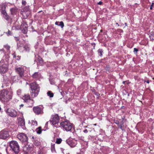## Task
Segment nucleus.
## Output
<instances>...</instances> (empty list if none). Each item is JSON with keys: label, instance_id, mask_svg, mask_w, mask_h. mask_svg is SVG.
<instances>
[{"label": "nucleus", "instance_id": "603ef678", "mask_svg": "<svg viewBox=\"0 0 154 154\" xmlns=\"http://www.w3.org/2000/svg\"><path fill=\"white\" fill-rule=\"evenodd\" d=\"M3 50V49H1L0 50L1 51L2 50Z\"/></svg>", "mask_w": 154, "mask_h": 154}, {"label": "nucleus", "instance_id": "473e14b6", "mask_svg": "<svg viewBox=\"0 0 154 154\" xmlns=\"http://www.w3.org/2000/svg\"><path fill=\"white\" fill-rule=\"evenodd\" d=\"M150 39H151V38L152 37H154V32H152V33L151 34V35H150Z\"/></svg>", "mask_w": 154, "mask_h": 154}, {"label": "nucleus", "instance_id": "09e8293b", "mask_svg": "<svg viewBox=\"0 0 154 154\" xmlns=\"http://www.w3.org/2000/svg\"><path fill=\"white\" fill-rule=\"evenodd\" d=\"M96 95L98 96V94H97H97H96Z\"/></svg>", "mask_w": 154, "mask_h": 154}, {"label": "nucleus", "instance_id": "20e7f679", "mask_svg": "<svg viewBox=\"0 0 154 154\" xmlns=\"http://www.w3.org/2000/svg\"><path fill=\"white\" fill-rule=\"evenodd\" d=\"M60 125L62 129L66 131H70L73 127L72 124L67 120L62 122Z\"/></svg>", "mask_w": 154, "mask_h": 154}, {"label": "nucleus", "instance_id": "7ed1b4c3", "mask_svg": "<svg viewBox=\"0 0 154 154\" xmlns=\"http://www.w3.org/2000/svg\"><path fill=\"white\" fill-rule=\"evenodd\" d=\"M8 59L4 58L0 62V72L4 73L7 71L8 67Z\"/></svg>", "mask_w": 154, "mask_h": 154}, {"label": "nucleus", "instance_id": "a878e982", "mask_svg": "<svg viewBox=\"0 0 154 154\" xmlns=\"http://www.w3.org/2000/svg\"><path fill=\"white\" fill-rule=\"evenodd\" d=\"M38 57H38V60L39 62V63H40V64H41V65H43V60H42V58L41 57H39V56H38Z\"/></svg>", "mask_w": 154, "mask_h": 154}, {"label": "nucleus", "instance_id": "a18cd8bd", "mask_svg": "<svg viewBox=\"0 0 154 154\" xmlns=\"http://www.w3.org/2000/svg\"><path fill=\"white\" fill-rule=\"evenodd\" d=\"M15 40L16 41H17L18 40V39L17 38H16Z\"/></svg>", "mask_w": 154, "mask_h": 154}, {"label": "nucleus", "instance_id": "9d476101", "mask_svg": "<svg viewBox=\"0 0 154 154\" xmlns=\"http://www.w3.org/2000/svg\"><path fill=\"white\" fill-rule=\"evenodd\" d=\"M17 136L20 140L22 142H26L28 140L27 136L24 133H20L18 134Z\"/></svg>", "mask_w": 154, "mask_h": 154}, {"label": "nucleus", "instance_id": "dca6fc26", "mask_svg": "<svg viewBox=\"0 0 154 154\" xmlns=\"http://www.w3.org/2000/svg\"><path fill=\"white\" fill-rule=\"evenodd\" d=\"M29 124L33 128L37 125V122L35 120H32L31 121H29Z\"/></svg>", "mask_w": 154, "mask_h": 154}, {"label": "nucleus", "instance_id": "6ab92c4d", "mask_svg": "<svg viewBox=\"0 0 154 154\" xmlns=\"http://www.w3.org/2000/svg\"><path fill=\"white\" fill-rule=\"evenodd\" d=\"M27 102L29 104V106L32 107L33 106V103H34V101L32 99H31L30 98L28 100Z\"/></svg>", "mask_w": 154, "mask_h": 154}, {"label": "nucleus", "instance_id": "c85d7f7f", "mask_svg": "<svg viewBox=\"0 0 154 154\" xmlns=\"http://www.w3.org/2000/svg\"><path fill=\"white\" fill-rule=\"evenodd\" d=\"M61 26V28H63L64 26V24L62 21H61L60 22L59 24L58 25Z\"/></svg>", "mask_w": 154, "mask_h": 154}, {"label": "nucleus", "instance_id": "f8f14e48", "mask_svg": "<svg viewBox=\"0 0 154 154\" xmlns=\"http://www.w3.org/2000/svg\"><path fill=\"white\" fill-rule=\"evenodd\" d=\"M66 143L71 147H75L77 144V142L75 140H66Z\"/></svg>", "mask_w": 154, "mask_h": 154}, {"label": "nucleus", "instance_id": "cd10ccee", "mask_svg": "<svg viewBox=\"0 0 154 154\" xmlns=\"http://www.w3.org/2000/svg\"><path fill=\"white\" fill-rule=\"evenodd\" d=\"M12 55L13 56V57L14 58H16V59L17 60H19L20 59V57L19 56H17V57L16 58V55L15 53H14V54H12Z\"/></svg>", "mask_w": 154, "mask_h": 154}, {"label": "nucleus", "instance_id": "58836bf2", "mask_svg": "<svg viewBox=\"0 0 154 154\" xmlns=\"http://www.w3.org/2000/svg\"><path fill=\"white\" fill-rule=\"evenodd\" d=\"M36 143V142H35V145H37V146H38V145H39V143Z\"/></svg>", "mask_w": 154, "mask_h": 154}, {"label": "nucleus", "instance_id": "de8ad7c7", "mask_svg": "<svg viewBox=\"0 0 154 154\" xmlns=\"http://www.w3.org/2000/svg\"><path fill=\"white\" fill-rule=\"evenodd\" d=\"M116 24L117 25H118V26H119V24H118V23H116Z\"/></svg>", "mask_w": 154, "mask_h": 154}, {"label": "nucleus", "instance_id": "2f4dec72", "mask_svg": "<svg viewBox=\"0 0 154 154\" xmlns=\"http://www.w3.org/2000/svg\"><path fill=\"white\" fill-rule=\"evenodd\" d=\"M4 47L7 50H9L10 48V47L8 45H5Z\"/></svg>", "mask_w": 154, "mask_h": 154}, {"label": "nucleus", "instance_id": "49530a36", "mask_svg": "<svg viewBox=\"0 0 154 154\" xmlns=\"http://www.w3.org/2000/svg\"><path fill=\"white\" fill-rule=\"evenodd\" d=\"M125 82H125V81H123V84H125Z\"/></svg>", "mask_w": 154, "mask_h": 154}, {"label": "nucleus", "instance_id": "2eb2a0df", "mask_svg": "<svg viewBox=\"0 0 154 154\" xmlns=\"http://www.w3.org/2000/svg\"><path fill=\"white\" fill-rule=\"evenodd\" d=\"M1 13L2 16L4 19L7 20H8L9 19V16L6 12L5 10V9L2 10L1 11Z\"/></svg>", "mask_w": 154, "mask_h": 154}, {"label": "nucleus", "instance_id": "e433bc0d", "mask_svg": "<svg viewBox=\"0 0 154 154\" xmlns=\"http://www.w3.org/2000/svg\"><path fill=\"white\" fill-rule=\"evenodd\" d=\"M83 132L85 133H87L88 132V131L87 129H85L83 131Z\"/></svg>", "mask_w": 154, "mask_h": 154}, {"label": "nucleus", "instance_id": "8fccbe9b", "mask_svg": "<svg viewBox=\"0 0 154 154\" xmlns=\"http://www.w3.org/2000/svg\"><path fill=\"white\" fill-rule=\"evenodd\" d=\"M121 128V129H122V126H121V128Z\"/></svg>", "mask_w": 154, "mask_h": 154}, {"label": "nucleus", "instance_id": "f704fd0d", "mask_svg": "<svg viewBox=\"0 0 154 154\" xmlns=\"http://www.w3.org/2000/svg\"><path fill=\"white\" fill-rule=\"evenodd\" d=\"M138 51V50L137 48H134V52H137Z\"/></svg>", "mask_w": 154, "mask_h": 154}, {"label": "nucleus", "instance_id": "f3484780", "mask_svg": "<svg viewBox=\"0 0 154 154\" xmlns=\"http://www.w3.org/2000/svg\"><path fill=\"white\" fill-rule=\"evenodd\" d=\"M22 99L25 102H27L28 100L30 99V97L29 95H25L24 96H22Z\"/></svg>", "mask_w": 154, "mask_h": 154}, {"label": "nucleus", "instance_id": "ddd939ff", "mask_svg": "<svg viewBox=\"0 0 154 154\" xmlns=\"http://www.w3.org/2000/svg\"><path fill=\"white\" fill-rule=\"evenodd\" d=\"M28 25L25 22H23L21 25L20 27L18 28V29H22V31H23V29L24 30V32H23L24 33H26L27 31V28Z\"/></svg>", "mask_w": 154, "mask_h": 154}, {"label": "nucleus", "instance_id": "0eeeda50", "mask_svg": "<svg viewBox=\"0 0 154 154\" xmlns=\"http://www.w3.org/2000/svg\"><path fill=\"white\" fill-rule=\"evenodd\" d=\"M5 111L7 114L11 117H15L17 116V112L13 109L8 108L5 110Z\"/></svg>", "mask_w": 154, "mask_h": 154}, {"label": "nucleus", "instance_id": "5701e85b", "mask_svg": "<svg viewBox=\"0 0 154 154\" xmlns=\"http://www.w3.org/2000/svg\"><path fill=\"white\" fill-rule=\"evenodd\" d=\"M33 77L35 78H38L39 76V75L38 72H35L32 75Z\"/></svg>", "mask_w": 154, "mask_h": 154}, {"label": "nucleus", "instance_id": "c03bdc74", "mask_svg": "<svg viewBox=\"0 0 154 154\" xmlns=\"http://www.w3.org/2000/svg\"><path fill=\"white\" fill-rule=\"evenodd\" d=\"M48 122H47L46 123V124H45V125H48Z\"/></svg>", "mask_w": 154, "mask_h": 154}, {"label": "nucleus", "instance_id": "c9c22d12", "mask_svg": "<svg viewBox=\"0 0 154 154\" xmlns=\"http://www.w3.org/2000/svg\"><path fill=\"white\" fill-rule=\"evenodd\" d=\"M102 2L101 1L99 2L97 4L99 5H101L102 4Z\"/></svg>", "mask_w": 154, "mask_h": 154}, {"label": "nucleus", "instance_id": "423d86ee", "mask_svg": "<svg viewBox=\"0 0 154 154\" xmlns=\"http://www.w3.org/2000/svg\"><path fill=\"white\" fill-rule=\"evenodd\" d=\"M17 49L21 52L24 51L26 52H28L30 50V47L29 45H26L23 46V45L20 42H17Z\"/></svg>", "mask_w": 154, "mask_h": 154}, {"label": "nucleus", "instance_id": "39448f33", "mask_svg": "<svg viewBox=\"0 0 154 154\" xmlns=\"http://www.w3.org/2000/svg\"><path fill=\"white\" fill-rule=\"evenodd\" d=\"M10 146L12 150L15 153H17L19 151V146L17 142L15 141L10 142Z\"/></svg>", "mask_w": 154, "mask_h": 154}, {"label": "nucleus", "instance_id": "393cba45", "mask_svg": "<svg viewBox=\"0 0 154 154\" xmlns=\"http://www.w3.org/2000/svg\"><path fill=\"white\" fill-rule=\"evenodd\" d=\"M51 151L52 152H55V144L52 145L51 147Z\"/></svg>", "mask_w": 154, "mask_h": 154}, {"label": "nucleus", "instance_id": "ea45409f", "mask_svg": "<svg viewBox=\"0 0 154 154\" xmlns=\"http://www.w3.org/2000/svg\"><path fill=\"white\" fill-rule=\"evenodd\" d=\"M151 39V40H153L154 39V37H152L151 38V39Z\"/></svg>", "mask_w": 154, "mask_h": 154}, {"label": "nucleus", "instance_id": "4468645a", "mask_svg": "<svg viewBox=\"0 0 154 154\" xmlns=\"http://www.w3.org/2000/svg\"><path fill=\"white\" fill-rule=\"evenodd\" d=\"M33 109L34 112L37 114L41 113L42 112L41 109L38 106L34 107L33 108Z\"/></svg>", "mask_w": 154, "mask_h": 154}, {"label": "nucleus", "instance_id": "412c9836", "mask_svg": "<svg viewBox=\"0 0 154 154\" xmlns=\"http://www.w3.org/2000/svg\"><path fill=\"white\" fill-rule=\"evenodd\" d=\"M42 131L41 127H39L36 129V133L37 134H41Z\"/></svg>", "mask_w": 154, "mask_h": 154}, {"label": "nucleus", "instance_id": "37998d69", "mask_svg": "<svg viewBox=\"0 0 154 154\" xmlns=\"http://www.w3.org/2000/svg\"><path fill=\"white\" fill-rule=\"evenodd\" d=\"M58 22H56L55 23V24L56 25H58Z\"/></svg>", "mask_w": 154, "mask_h": 154}, {"label": "nucleus", "instance_id": "9b49d317", "mask_svg": "<svg viewBox=\"0 0 154 154\" xmlns=\"http://www.w3.org/2000/svg\"><path fill=\"white\" fill-rule=\"evenodd\" d=\"M25 67L23 66H22L16 68V72L19 74L20 76L23 75V72Z\"/></svg>", "mask_w": 154, "mask_h": 154}, {"label": "nucleus", "instance_id": "a19ab883", "mask_svg": "<svg viewBox=\"0 0 154 154\" xmlns=\"http://www.w3.org/2000/svg\"><path fill=\"white\" fill-rule=\"evenodd\" d=\"M146 82L148 83V84H149V80H147L146 81Z\"/></svg>", "mask_w": 154, "mask_h": 154}, {"label": "nucleus", "instance_id": "4c0bfd02", "mask_svg": "<svg viewBox=\"0 0 154 154\" xmlns=\"http://www.w3.org/2000/svg\"><path fill=\"white\" fill-rule=\"evenodd\" d=\"M23 104H21L20 106V108H21V107H23Z\"/></svg>", "mask_w": 154, "mask_h": 154}, {"label": "nucleus", "instance_id": "aec40b11", "mask_svg": "<svg viewBox=\"0 0 154 154\" xmlns=\"http://www.w3.org/2000/svg\"><path fill=\"white\" fill-rule=\"evenodd\" d=\"M22 14L23 16H24V18H26L29 16V14H30V12L29 11H28L27 14H26L25 12H23Z\"/></svg>", "mask_w": 154, "mask_h": 154}, {"label": "nucleus", "instance_id": "bb28decb", "mask_svg": "<svg viewBox=\"0 0 154 154\" xmlns=\"http://www.w3.org/2000/svg\"><path fill=\"white\" fill-rule=\"evenodd\" d=\"M62 140L61 138H57L56 140V143L57 144H60L62 142Z\"/></svg>", "mask_w": 154, "mask_h": 154}, {"label": "nucleus", "instance_id": "f257e3e1", "mask_svg": "<svg viewBox=\"0 0 154 154\" xmlns=\"http://www.w3.org/2000/svg\"><path fill=\"white\" fill-rule=\"evenodd\" d=\"M13 93L6 89L0 91V100L2 103H6L12 99Z\"/></svg>", "mask_w": 154, "mask_h": 154}, {"label": "nucleus", "instance_id": "6e6552de", "mask_svg": "<svg viewBox=\"0 0 154 154\" xmlns=\"http://www.w3.org/2000/svg\"><path fill=\"white\" fill-rule=\"evenodd\" d=\"M59 119V116L58 115L56 114L52 116L49 122L51 125H55L58 123Z\"/></svg>", "mask_w": 154, "mask_h": 154}, {"label": "nucleus", "instance_id": "1a4fd4ad", "mask_svg": "<svg viewBox=\"0 0 154 154\" xmlns=\"http://www.w3.org/2000/svg\"><path fill=\"white\" fill-rule=\"evenodd\" d=\"M9 136V133L7 131L3 130L0 131V139H6L8 138Z\"/></svg>", "mask_w": 154, "mask_h": 154}, {"label": "nucleus", "instance_id": "79ce46f5", "mask_svg": "<svg viewBox=\"0 0 154 154\" xmlns=\"http://www.w3.org/2000/svg\"><path fill=\"white\" fill-rule=\"evenodd\" d=\"M22 2L23 4H24L26 2L25 1H23Z\"/></svg>", "mask_w": 154, "mask_h": 154}, {"label": "nucleus", "instance_id": "72a5a7b5", "mask_svg": "<svg viewBox=\"0 0 154 154\" xmlns=\"http://www.w3.org/2000/svg\"><path fill=\"white\" fill-rule=\"evenodd\" d=\"M154 4V3L153 2H152V4L151 5V6H150V10H152V7H153V6Z\"/></svg>", "mask_w": 154, "mask_h": 154}, {"label": "nucleus", "instance_id": "a211bd4d", "mask_svg": "<svg viewBox=\"0 0 154 154\" xmlns=\"http://www.w3.org/2000/svg\"><path fill=\"white\" fill-rule=\"evenodd\" d=\"M17 9L16 8H14L10 9V11L12 15L16 14L17 12Z\"/></svg>", "mask_w": 154, "mask_h": 154}, {"label": "nucleus", "instance_id": "c756f323", "mask_svg": "<svg viewBox=\"0 0 154 154\" xmlns=\"http://www.w3.org/2000/svg\"><path fill=\"white\" fill-rule=\"evenodd\" d=\"M6 34H7V35H12V33L11 31L8 30V31L6 32Z\"/></svg>", "mask_w": 154, "mask_h": 154}, {"label": "nucleus", "instance_id": "b1692460", "mask_svg": "<svg viewBox=\"0 0 154 154\" xmlns=\"http://www.w3.org/2000/svg\"><path fill=\"white\" fill-rule=\"evenodd\" d=\"M47 94L48 96H49L50 97H52L54 96V94L53 93H52L51 91H48L47 93Z\"/></svg>", "mask_w": 154, "mask_h": 154}, {"label": "nucleus", "instance_id": "f03ea898", "mask_svg": "<svg viewBox=\"0 0 154 154\" xmlns=\"http://www.w3.org/2000/svg\"><path fill=\"white\" fill-rule=\"evenodd\" d=\"M30 86L32 96L33 97H36L38 95L40 91L38 85L35 82H33L30 84Z\"/></svg>", "mask_w": 154, "mask_h": 154}, {"label": "nucleus", "instance_id": "7c9ffc66", "mask_svg": "<svg viewBox=\"0 0 154 154\" xmlns=\"http://www.w3.org/2000/svg\"><path fill=\"white\" fill-rule=\"evenodd\" d=\"M98 51L99 53H100V56H101L102 55V53L103 52L102 51V50L101 49H99L98 50Z\"/></svg>", "mask_w": 154, "mask_h": 154}, {"label": "nucleus", "instance_id": "4be33fe9", "mask_svg": "<svg viewBox=\"0 0 154 154\" xmlns=\"http://www.w3.org/2000/svg\"><path fill=\"white\" fill-rule=\"evenodd\" d=\"M22 93V91H21V90L20 89H18L17 91V94L18 96L20 97H22V95H21Z\"/></svg>", "mask_w": 154, "mask_h": 154}, {"label": "nucleus", "instance_id": "3c124183", "mask_svg": "<svg viewBox=\"0 0 154 154\" xmlns=\"http://www.w3.org/2000/svg\"><path fill=\"white\" fill-rule=\"evenodd\" d=\"M2 88H3V85H2Z\"/></svg>", "mask_w": 154, "mask_h": 154}]
</instances>
